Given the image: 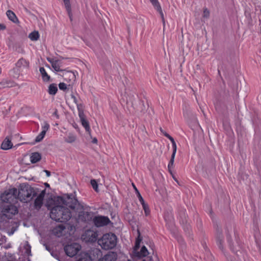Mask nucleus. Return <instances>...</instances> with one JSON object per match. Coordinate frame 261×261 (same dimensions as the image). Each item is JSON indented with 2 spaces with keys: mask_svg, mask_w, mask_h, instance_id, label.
Listing matches in <instances>:
<instances>
[{
  "mask_svg": "<svg viewBox=\"0 0 261 261\" xmlns=\"http://www.w3.org/2000/svg\"><path fill=\"white\" fill-rule=\"evenodd\" d=\"M57 201L59 204L65 205L78 213L80 220L85 222L92 220L93 215L89 212V207L80 203L73 195L66 194L63 197H58Z\"/></svg>",
  "mask_w": 261,
  "mask_h": 261,
  "instance_id": "nucleus-1",
  "label": "nucleus"
},
{
  "mask_svg": "<svg viewBox=\"0 0 261 261\" xmlns=\"http://www.w3.org/2000/svg\"><path fill=\"white\" fill-rule=\"evenodd\" d=\"M37 189H34L28 184H22L17 191V198L23 202H28L37 196Z\"/></svg>",
  "mask_w": 261,
  "mask_h": 261,
  "instance_id": "nucleus-2",
  "label": "nucleus"
},
{
  "mask_svg": "<svg viewBox=\"0 0 261 261\" xmlns=\"http://www.w3.org/2000/svg\"><path fill=\"white\" fill-rule=\"evenodd\" d=\"M50 217L56 221L65 222L70 219L71 213L63 206L56 205L51 210Z\"/></svg>",
  "mask_w": 261,
  "mask_h": 261,
  "instance_id": "nucleus-3",
  "label": "nucleus"
},
{
  "mask_svg": "<svg viewBox=\"0 0 261 261\" xmlns=\"http://www.w3.org/2000/svg\"><path fill=\"white\" fill-rule=\"evenodd\" d=\"M18 212V208L14 203H0V217L3 221L12 219Z\"/></svg>",
  "mask_w": 261,
  "mask_h": 261,
  "instance_id": "nucleus-4",
  "label": "nucleus"
},
{
  "mask_svg": "<svg viewBox=\"0 0 261 261\" xmlns=\"http://www.w3.org/2000/svg\"><path fill=\"white\" fill-rule=\"evenodd\" d=\"M117 240L115 234L112 233H106L98 240V244L103 249H111L116 246Z\"/></svg>",
  "mask_w": 261,
  "mask_h": 261,
  "instance_id": "nucleus-5",
  "label": "nucleus"
},
{
  "mask_svg": "<svg viewBox=\"0 0 261 261\" xmlns=\"http://www.w3.org/2000/svg\"><path fill=\"white\" fill-rule=\"evenodd\" d=\"M17 190L16 188L10 189L5 191L3 193L0 198V203H14L17 201Z\"/></svg>",
  "mask_w": 261,
  "mask_h": 261,
  "instance_id": "nucleus-6",
  "label": "nucleus"
},
{
  "mask_svg": "<svg viewBox=\"0 0 261 261\" xmlns=\"http://www.w3.org/2000/svg\"><path fill=\"white\" fill-rule=\"evenodd\" d=\"M77 110L79 112V116L80 118L82 125L85 127L86 130L88 132L89 135L91 134V129L88 121L86 119L84 114V107L83 105H79L77 106Z\"/></svg>",
  "mask_w": 261,
  "mask_h": 261,
  "instance_id": "nucleus-7",
  "label": "nucleus"
},
{
  "mask_svg": "<svg viewBox=\"0 0 261 261\" xmlns=\"http://www.w3.org/2000/svg\"><path fill=\"white\" fill-rule=\"evenodd\" d=\"M81 249V246L77 243H73L65 246L64 250L66 254L70 257L76 255Z\"/></svg>",
  "mask_w": 261,
  "mask_h": 261,
  "instance_id": "nucleus-8",
  "label": "nucleus"
},
{
  "mask_svg": "<svg viewBox=\"0 0 261 261\" xmlns=\"http://www.w3.org/2000/svg\"><path fill=\"white\" fill-rule=\"evenodd\" d=\"M63 71V76L64 80L69 83L68 87H71L75 81L76 77L74 73L71 71Z\"/></svg>",
  "mask_w": 261,
  "mask_h": 261,
  "instance_id": "nucleus-9",
  "label": "nucleus"
},
{
  "mask_svg": "<svg viewBox=\"0 0 261 261\" xmlns=\"http://www.w3.org/2000/svg\"><path fill=\"white\" fill-rule=\"evenodd\" d=\"M93 221L97 227H101L108 224L110 221L107 217L97 216L95 217Z\"/></svg>",
  "mask_w": 261,
  "mask_h": 261,
  "instance_id": "nucleus-10",
  "label": "nucleus"
},
{
  "mask_svg": "<svg viewBox=\"0 0 261 261\" xmlns=\"http://www.w3.org/2000/svg\"><path fill=\"white\" fill-rule=\"evenodd\" d=\"M45 194V190L42 191L38 195L34 201V207L36 209H40L43 204V201Z\"/></svg>",
  "mask_w": 261,
  "mask_h": 261,
  "instance_id": "nucleus-11",
  "label": "nucleus"
},
{
  "mask_svg": "<svg viewBox=\"0 0 261 261\" xmlns=\"http://www.w3.org/2000/svg\"><path fill=\"white\" fill-rule=\"evenodd\" d=\"M46 59L51 64L52 67L56 71H63V70L61 69V67H62V63L60 60L49 57H47Z\"/></svg>",
  "mask_w": 261,
  "mask_h": 261,
  "instance_id": "nucleus-12",
  "label": "nucleus"
},
{
  "mask_svg": "<svg viewBox=\"0 0 261 261\" xmlns=\"http://www.w3.org/2000/svg\"><path fill=\"white\" fill-rule=\"evenodd\" d=\"M96 234L91 230H88L82 236V238L87 242H93L96 240Z\"/></svg>",
  "mask_w": 261,
  "mask_h": 261,
  "instance_id": "nucleus-13",
  "label": "nucleus"
},
{
  "mask_svg": "<svg viewBox=\"0 0 261 261\" xmlns=\"http://www.w3.org/2000/svg\"><path fill=\"white\" fill-rule=\"evenodd\" d=\"M117 258V253L111 251L108 252L102 258L99 259L98 261H116Z\"/></svg>",
  "mask_w": 261,
  "mask_h": 261,
  "instance_id": "nucleus-14",
  "label": "nucleus"
},
{
  "mask_svg": "<svg viewBox=\"0 0 261 261\" xmlns=\"http://www.w3.org/2000/svg\"><path fill=\"white\" fill-rule=\"evenodd\" d=\"M150 3L153 5L154 9H156V11H158L159 12V13L161 16L163 22L164 24L165 23V18L164 17V14H163V11L162 10L161 6L158 0H152L151 1H150Z\"/></svg>",
  "mask_w": 261,
  "mask_h": 261,
  "instance_id": "nucleus-15",
  "label": "nucleus"
},
{
  "mask_svg": "<svg viewBox=\"0 0 261 261\" xmlns=\"http://www.w3.org/2000/svg\"><path fill=\"white\" fill-rule=\"evenodd\" d=\"M13 144L8 138H6L1 145V148L3 150H7L12 147Z\"/></svg>",
  "mask_w": 261,
  "mask_h": 261,
  "instance_id": "nucleus-16",
  "label": "nucleus"
},
{
  "mask_svg": "<svg viewBox=\"0 0 261 261\" xmlns=\"http://www.w3.org/2000/svg\"><path fill=\"white\" fill-rule=\"evenodd\" d=\"M16 66L18 68L22 67L29 68V62L23 58L20 59L16 63Z\"/></svg>",
  "mask_w": 261,
  "mask_h": 261,
  "instance_id": "nucleus-17",
  "label": "nucleus"
},
{
  "mask_svg": "<svg viewBox=\"0 0 261 261\" xmlns=\"http://www.w3.org/2000/svg\"><path fill=\"white\" fill-rule=\"evenodd\" d=\"M217 243L220 249L223 251L224 249V237L221 232H219L217 236Z\"/></svg>",
  "mask_w": 261,
  "mask_h": 261,
  "instance_id": "nucleus-18",
  "label": "nucleus"
},
{
  "mask_svg": "<svg viewBox=\"0 0 261 261\" xmlns=\"http://www.w3.org/2000/svg\"><path fill=\"white\" fill-rule=\"evenodd\" d=\"M160 130H161V132L163 133V134L166 137L168 138L172 142V147H173V151L176 152L177 147H176V145L175 142L174 141V139L170 135H169L168 133L163 131L161 128H160Z\"/></svg>",
  "mask_w": 261,
  "mask_h": 261,
  "instance_id": "nucleus-19",
  "label": "nucleus"
},
{
  "mask_svg": "<svg viewBox=\"0 0 261 261\" xmlns=\"http://www.w3.org/2000/svg\"><path fill=\"white\" fill-rule=\"evenodd\" d=\"M14 86V83L10 81L3 80L0 82V89L10 88Z\"/></svg>",
  "mask_w": 261,
  "mask_h": 261,
  "instance_id": "nucleus-20",
  "label": "nucleus"
},
{
  "mask_svg": "<svg viewBox=\"0 0 261 261\" xmlns=\"http://www.w3.org/2000/svg\"><path fill=\"white\" fill-rule=\"evenodd\" d=\"M41 159V156L38 152L33 153L30 157L32 163H36L39 162Z\"/></svg>",
  "mask_w": 261,
  "mask_h": 261,
  "instance_id": "nucleus-21",
  "label": "nucleus"
},
{
  "mask_svg": "<svg viewBox=\"0 0 261 261\" xmlns=\"http://www.w3.org/2000/svg\"><path fill=\"white\" fill-rule=\"evenodd\" d=\"M6 13L9 19L12 22L16 23L18 21L17 18L13 11L11 10H8Z\"/></svg>",
  "mask_w": 261,
  "mask_h": 261,
  "instance_id": "nucleus-22",
  "label": "nucleus"
},
{
  "mask_svg": "<svg viewBox=\"0 0 261 261\" xmlns=\"http://www.w3.org/2000/svg\"><path fill=\"white\" fill-rule=\"evenodd\" d=\"M63 1H64V3L65 5V8L66 9V10L67 11L70 19L71 21H72V13H71V9L70 1H69V0H63Z\"/></svg>",
  "mask_w": 261,
  "mask_h": 261,
  "instance_id": "nucleus-23",
  "label": "nucleus"
},
{
  "mask_svg": "<svg viewBox=\"0 0 261 261\" xmlns=\"http://www.w3.org/2000/svg\"><path fill=\"white\" fill-rule=\"evenodd\" d=\"M39 70L41 74L43 80L44 82L49 81L50 79V76L47 74L45 69L43 67H40Z\"/></svg>",
  "mask_w": 261,
  "mask_h": 261,
  "instance_id": "nucleus-24",
  "label": "nucleus"
},
{
  "mask_svg": "<svg viewBox=\"0 0 261 261\" xmlns=\"http://www.w3.org/2000/svg\"><path fill=\"white\" fill-rule=\"evenodd\" d=\"M148 254V251L145 246H143L140 252L137 253L136 255L138 257H145Z\"/></svg>",
  "mask_w": 261,
  "mask_h": 261,
  "instance_id": "nucleus-25",
  "label": "nucleus"
},
{
  "mask_svg": "<svg viewBox=\"0 0 261 261\" xmlns=\"http://www.w3.org/2000/svg\"><path fill=\"white\" fill-rule=\"evenodd\" d=\"M138 232V238L136 239L135 246L134 247V251H137L140 247V244L142 241V237H141V233L139 229L137 230Z\"/></svg>",
  "mask_w": 261,
  "mask_h": 261,
  "instance_id": "nucleus-26",
  "label": "nucleus"
},
{
  "mask_svg": "<svg viewBox=\"0 0 261 261\" xmlns=\"http://www.w3.org/2000/svg\"><path fill=\"white\" fill-rule=\"evenodd\" d=\"M58 91V88L56 84H51L49 86L48 92L50 95H55Z\"/></svg>",
  "mask_w": 261,
  "mask_h": 261,
  "instance_id": "nucleus-27",
  "label": "nucleus"
},
{
  "mask_svg": "<svg viewBox=\"0 0 261 261\" xmlns=\"http://www.w3.org/2000/svg\"><path fill=\"white\" fill-rule=\"evenodd\" d=\"M29 38L32 41H37L39 38V34L38 31H33L29 34Z\"/></svg>",
  "mask_w": 261,
  "mask_h": 261,
  "instance_id": "nucleus-28",
  "label": "nucleus"
},
{
  "mask_svg": "<svg viewBox=\"0 0 261 261\" xmlns=\"http://www.w3.org/2000/svg\"><path fill=\"white\" fill-rule=\"evenodd\" d=\"M78 261H92L91 256L88 253H83Z\"/></svg>",
  "mask_w": 261,
  "mask_h": 261,
  "instance_id": "nucleus-29",
  "label": "nucleus"
},
{
  "mask_svg": "<svg viewBox=\"0 0 261 261\" xmlns=\"http://www.w3.org/2000/svg\"><path fill=\"white\" fill-rule=\"evenodd\" d=\"M76 140V136L73 134L70 133L67 137L65 138V141L67 143H72Z\"/></svg>",
  "mask_w": 261,
  "mask_h": 261,
  "instance_id": "nucleus-30",
  "label": "nucleus"
},
{
  "mask_svg": "<svg viewBox=\"0 0 261 261\" xmlns=\"http://www.w3.org/2000/svg\"><path fill=\"white\" fill-rule=\"evenodd\" d=\"M140 202H141V204L142 205V207L144 211L145 215L146 216H148L150 214V210H149V207H148L147 204H146L144 200L143 201H141Z\"/></svg>",
  "mask_w": 261,
  "mask_h": 261,
  "instance_id": "nucleus-31",
  "label": "nucleus"
},
{
  "mask_svg": "<svg viewBox=\"0 0 261 261\" xmlns=\"http://www.w3.org/2000/svg\"><path fill=\"white\" fill-rule=\"evenodd\" d=\"M65 228V226L63 225H59L54 229V232L59 236V233H61Z\"/></svg>",
  "mask_w": 261,
  "mask_h": 261,
  "instance_id": "nucleus-32",
  "label": "nucleus"
},
{
  "mask_svg": "<svg viewBox=\"0 0 261 261\" xmlns=\"http://www.w3.org/2000/svg\"><path fill=\"white\" fill-rule=\"evenodd\" d=\"M23 248L25 250V253H26L28 255H31V247L28 241H25Z\"/></svg>",
  "mask_w": 261,
  "mask_h": 261,
  "instance_id": "nucleus-33",
  "label": "nucleus"
},
{
  "mask_svg": "<svg viewBox=\"0 0 261 261\" xmlns=\"http://www.w3.org/2000/svg\"><path fill=\"white\" fill-rule=\"evenodd\" d=\"M46 133L42 131L37 136L35 139L36 142H40L44 137Z\"/></svg>",
  "mask_w": 261,
  "mask_h": 261,
  "instance_id": "nucleus-34",
  "label": "nucleus"
},
{
  "mask_svg": "<svg viewBox=\"0 0 261 261\" xmlns=\"http://www.w3.org/2000/svg\"><path fill=\"white\" fill-rule=\"evenodd\" d=\"M59 87L60 90L65 91L66 90H69L71 87H68V85H67L66 84L64 83H60L59 84Z\"/></svg>",
  "mask_w": 261,
  "mask_h": 261,
  "instance_id": "nucleus-35",
  "label": "nucleus"
},
{
  "mask_svg": "<svg viewBox=\"0 0 261 261\" xmlns=\"http://www.w3.org/2000/svg\"><path fill=\"white\" fill-rule=\"evenodd\" d=\"M175 154H176V152L173 151L172 154L171 155L170 161L168 165V168H171L173 166Z\"/></svg>",
  "mask_w": 261,
  "mask_h": 261,
  "instance_id": "nucleus-36",
  "label": "nucleus"
},
{
  "mask_svg": "<svg viewBox=\"0 0 261 261\" xmlns=\"http://www.w3.org/2000/svg\"><path fill=\"white\" fill-rule=\"evenodd\" d=\"M132 185H133V187L134 190H135V192H136V193L137 194V196L138 197V199H139V201H143L144 199H143V197H142V196L141 195L140 192H139V191L137 189V188L135 186V185L133 183L132 184Z\"/></svg>",
  "mask_w": 261,
  "mask_h": 261,
  "instance_id": "nucleus-37",
  "label": "nucleus"
},
{
  "mask_svg": "<svg viewBox=\"0 0 261 261\" xmlns=\"http://www.w3.org/2000/svg\"><path fill=\"white\" fill-rule=\"evenodd\" d=\"M142 108L141 110V113L144 114L146 112L149 106L148 104H145L143 101L142 102Z\"/></svg>",
  "mask_w": 261,
  "mask_h": 261,
  "instance_id": "nucleus-38",
  "label": "nucleus"
},
{
  "mask_svg": "<svg viewBox=\"0 0 261 261\" xmlns=\"http://www.w3.org/2000/svg\"><path fill=\"white\" fill-rule=\"evenodd\" d=\"M91 184L93 187V188L96 191H98V185L95 179H92L91 180Z\"/></svg>",
  "mask_w": 261,
  "mask_h": 261,
  "instance_id": "nucleus-39",
  "label": "nucleus"
},
{
  "mask_svg": "<svg viewBox=\"0 0 261 261\" xmlns=\"http://www.w3.org/2000/svg\"><path fill=\"white\" fill-rule=\"evenodd\" d=\"M210 16V11L207 8H204L203 13V17L208 18Z\"/></svg>",
  "mask_w": 261,
  "mask_h": 261,
  "instance_id": "nucleus-40",
  "label": "nucleus"
},
{
  "mask_svg": "<svg viewBox=\"0 0 261 261\" xmlns=\"http://www.w3.org/2000/svg\"><path fill=\"white\" fill-rule=\"evenodd\" d=\"M49 127V125L46 122H45L44 124L42 127V131H44V132L46 133Z\"/></svg>",
  "mask_w": 261,
  "mask_h": 261,
  "instance_id": "nucleus-41",
  "label": "nucleus"
},
{
  "mask_svg": "<svg viewBox=\"0 0 261 261\" xmlns=\"http://www.w3.org/2000/svg\"><path fill=\"white\" fill-rule=\"evenodd\" d=\"M71 98L73 99L74 102L76 105L77 107L79 105H83L82 103H79L77 102V99H76V97L74 95L72 94L71 95Z\"/></svg>",
  "mask_w": 261,
  "mask_h": 261,
  "instance_id": "nucleus-42",
  "label": "nucleus"
},
{
  "mask_svg": "<svg viewBox=\"0 0 261 261\" xmlns=\"http://www.w3.org/2000/svg\"><path fill=\"white\" fill-rule=\"evenodd\" d=\"M6 29V26L3 24H0V30H4Z\"/></svg>",
  "mask_w": 261,
  "mask_h": 261,
  "instance_id": "nucleus-43",
  "label": "nucleus"
},
{
  "mask_svg": "<svg viewBox=\"0 0 261 261\" xmlns=\"http://www.w3.org/2000/svg\"><path fill=\"white\" fill-rule=\"evenodd\" d=\"M44 171L45 172L47 176L49 177L50 176V172L49 171L45 170Z\"/></svg>",
  "mask_w": 261,
  "mask_h": 261,
  "instance_id": "nucleus-44",
  "label": "nucleus"
},
{
  "mask_svg": "<svg viewBox=\"0 0 261 261\" xmlns=\"http://www.w3.org/2000/svg\"><path fill=\"white\" fill-rule=\"evenodd\" d=\"M92 143H94V144H97V139L96 138H94L92 140Z\"/></svg>",
  "mask_w": 261,
  "mask_h": 261,
  "instance_id": "nucleus-45",
  "label": "nucleus"
},
{
  "mask_svg": "<svg viewBox=\"0 0 261 261\" xmlns=\"http://www.w3.org/2000/svg\"><path fill=\"white\" fill-rule=\"evenodd\" d=\"M150 247L152 248V249H153V247H154V244H153V243H151L150 242Z\"/></svg>",
  "mask_w": 261,
  "mask_h": 261,
  "instance_id": "nucleus-46",
  "label": "nucleus"
},
{
  "mask_svg": "<svg viewBox=\"0 0 261 261\" xmlns=\"http://www.w3.org/2000/svg\"><path fill=\"white\" fill-rule=\"evenodd\" d=\"M168 170H169V172H170V173L172 175V170H171V168H168Z\"/></svg>",
  "mask_w": 261,
  "mask_h": 261,
  "instance_id": "nucleus-47",
  "label": "nucleus"
},
{
  "mask_svg": "<svg viewBox=\"0 0 261 261\" xmlns=\"http://www.w3.org/2000/svg\"><path fill=\"white\" fill-rule=\"evenodd\" d=\"M172 177L173 178V179L176 181L177 182V180L176 179V178L174 177V175L172 174Z\"/></svg>",
  "mask_w": 261,
  "mask_h": 261,
  "instance_id": "nucleus-48",
  "label": "nucleus"
},
{
  "mask_svg": "<svg viewBox=\"0 0 261 261\" xmlns=\"http://www.w3.org/2000/svg\"><path fill=\"white\" fill-rule=\"evenodd\" d=\"M178 241L180 243H182L183 240L182 238H180V239L178 240Z\"/></svg>",
  "mask_w": 261,
  "mask_h": 261,
  "instance_id": "nucleus-49",
  "label": "nucleus"
},
{
  "mask_svg": "<svg viewBox=\"0 0 261 261\" xmlns=\"http://www.w3.org/2000/svg\"><path fill=\"white\" fill-rule=\"evenodd\" d=\"M13 231H11V233H9V234H10V235H11V234H13Z\"/></svg>",
  "mask_w": 261,
  "mask_h": 261,
  "instance_id": "nucleus-50",
  "label": "nucleus"
},
{
  "mask_svg": "<svg viewBox=\"0 0 261 261\" xmlns=\"http://www.w3.org/2000/svg\"><path fill=\"white\" fill-rule=\"evenodd\" d=\"M187 116V117L189 116V114H188V113H187V116Z\"/></svg>",
  "mask_w": 261,
  "mask_h": 261,
  "instance_id": "nucleus-51",
  "label": "nucleus"
},
{
  "mask_svg": "<svg viewBox=\"0 0 261 261\" xmlns=\"http://www.w3.org/2000/svg\"><path fill=\"white\" fill-rule=\"evenodd\" d=\"M0 221H3V220H2V219L1 218V217H0Z\"/></svg>",
  "mask_w": 261,
  "mask_h": 261,
  "instance_id": "nucleus-52",
  "label": "nucleus"
},
{
  "mask_svg": "<svg viewBox=\"0 0 261 261\" xmlns=\"http://www.w3.org/2000/svg\"><path fill=\"white\" fill-rule=\"evenodd\" d=\"M46 186H49V185L48 184H46Z\"/></svg>",
  "mask_w": 261,
  "mask_h": 261,
  "instance_id": "nucleus-53",
  "label": "nucleus"
},
{
  "mask_svg": "<svg viewBox=\"0 0 261 261\" xmlns=\"http://www.w3.org/2000/svg\"><path fill=\"white\" fill-rule=\"evenodd\" d=\"M127 261H131L130 259H128Z\"/></svg>",
  "mask_w": 261,
  "mask_h": 261,
  "instance_id": "nucleus-54",
  "label": "nucleus"
},
{
  "mask_svg": "<svg viewBox=\"0 0 261 261\" xmlns=\"http://www.w3.org/2000/svg\"><path fill=\"white\" fill-rule=\"evenodd\" d=\"M152 1V0H149V1H150H150Z\"/></svg>",
  "mask_w": 261,
  "mask_h": 261,
  "instance_id": "nucleus-55",
  "label": "nucleus"
}]
</instances>
